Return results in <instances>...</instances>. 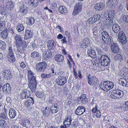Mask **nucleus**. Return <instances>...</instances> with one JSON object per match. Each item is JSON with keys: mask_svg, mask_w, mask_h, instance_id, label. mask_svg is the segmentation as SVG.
<instances>
[{"mask_svg": "<svg viewBox=\"0 0 128 128\" xmlns=\"http://www.w3.org/2000/svg\"><path fill=\"white\" fill-rule=\"evenodd\" d=\"M73 72L74 73V77L76 78H78V77L77 74V73L75 71V70L74 68H73Z\"/></svg>", "mask_w": 128, "mask_h": 128, "instance_id": "63", "label": "nucleus"}, {"mask_svg": "<svg viewBox=\"0 0 128 128\" xmlns=\"http://www.w3.org/2000/svg\"><path fill=\"white\" fill-rule=\"evenodd\" d=\"M122 18L124 21L128 23V15L123 16Z\"/></svg>", "mask_w": 128, "mask_h": 128, "instance_id": "55", "label": "nucleus"}, {"mask_svg": "<svg viewBox=\"0 0 128 128\" xmlns=\"http://www.w3.org/2000/svg\"><path fill=\"white\" fill-rule=\"evenodd\" d=\"M101 17V16L99 14H97L94 15V18L95 19V20L96 21L99 20Z\"/></svg>", "mask_w": 128, "mask_h": 128, "instance_id": "50", "label": "nucleus"}, {"mask_svg": "<svg viewBox=\"0 0 128 128\" xmlns=\"http://www.w3.org/2000/svg\"><path fill=\"white\" fill-rule=\"evenodd\" d=\"M95 22L96 20H95V19L94 18H91L88 19L86 24H88V23L89 24H91L94 23Z\"/></svg>", "mask_w": 128, "mask_h": 128, "instance_id": "43", "label": "nucleus"}, {"mask_svg": "<svg viewBox=\"0 0 128 128\" xmlns=\"http://www.w3.org/2000/svg\"><path fill=\"white\" fill-rule=\"evenodd\" d=\"M24 27L23 24H20L17 26L16 29L18 32H21L24 29Z\"/></svg>", "mask_w": 128, "mask_h": 128, "instance_id": "37", "label": "nucleus"}, {"mask_svg": "<svg viewBox=\"0 0 128 128\" xmlns=\"http://www.w3.org/2000/svg\"><path fill=\"white\" fill-rule=\"evenodd\" d=\"M127 68H123L122 69V71L123 72L122 73V74L121 75V78H126V77L127 76V75L128 74V72L127 70Z\"/></svg>", "mask_w": 128, "mask_h": 128, "instance_id": "36", "label": "nucleus"}, {"mask_svg": "<svg viewBox=\"0 0 128 128\" xmlns=\"http://www.w3.org/2000/svg\"><path fill=\"white\" fill-rule=\"evenodd\" d=\"M101 64L104 66H108L110 62V58L106 55H102L100 57Z\"/></svg>", "mask_w": 128, "mask_h": 128, "instance_id": "1", "label": "nucleus"}, {"mask_svg": "<svg viewBox=\"0 0 128 128\" xmlns=\"http://www.w3.org/2000/svg\"><path fill=\"white\" fill-rule=\"evenodd\" d=\"M37 82L36 80L33 81L31 83L29 82L28 87L30 89L32 92H34L36 86Z\"/></svg>", "mask_w": 128, "mask_h": 128, "instance_id": "10", "label": "nucleus"}, {"mask_svg": "<svg viewBox=\"0 0 128 128\" xmlns=\"http://www.w3.org/2000/svg\"><path fill=\"white\" fill-rule=\"evenodd\" d=\"M28 78L29 80V82H31L33 81L36 80V77L34 76V73L31 71L29 70L28 71Z\"/></svg>", "mask_w": 128, "mask_h": 128, "instance_id": "12", "label": "nucleus"}, {"mask_svg": "<svg viewBox=\"0 0 128 128\" xmlns=\"http://www.w3.org/2000/svg\"><path fill=\"white\" fill-rule=\"evenodd\" d=\"M44 58L46 60H47L49 59L50 57L49 55V52L46 50L42 54Z\"/></svg>", "mask_w": 128, "mask_h": 128, "instance_id": "31", "label": "nucleus"}, {"mask_svg": "<svg viewBox=\"0 0 128 128\" xmlns=\"http://www.w3.org/2000/svg\"><path fill=\"white\" fill-rule=\"evenodd\" d=\"M106 84H105L103 83H102V82L100 84V87L101 88V89H102L104 90V88H106Z\"/></svg>", "mask_w": 128, "mask_h": 128, "instance_id": "56", "label": "nucleus"}, {"mask_svg": "<svg viewBox=\"0 0 128 128\" xmlns=\"http://www.w3.org/2000/svg\"><path fill=\"white\" fill-rule=\"evenodd\" d=\"M5 29V26L3 22H2L0 23V31H4Z\"/></svg>", "mask_w": 128, "mask_h": 128, "instance_id": "46", "label": "nucleus"}, {"mask_svg": "<svg viewBox=\"0 0 128 128\" xmlns=\"http://www.w3.org/2000/svg\"><path fill=\"white\" fill-rule=\"evenodd\" d=\"M9 116L10 118H15L16 115V111L15 109L10 108L8 111Z\"/></svg>", "mask_w": 128, "mask_h": 128, "instance_id": "20", "label": "nucleus"}, {"mask_svg": "<svg viewBox=\"0 0 128 128\" xmlns=\"http://www.w3.org/2000/svg\"><path fill=\"white\" fill-rule=\"evenodd\" d=\"M6 116L4 113H2L0 114V118H2L4 119H6Z\"/></svg>", "mask_w": 128, "mask_h": 128, "instance_id": "54", "label": "nucleus"}, {"mask_svg": "<svg viewBox=\"0 0 128 128\" xmlns=\"http://www.w3.org/2000/svg\"><path fill=\"white\" fill-rule=\"evenodd\" d=\"M90 43L89 39L88 38H85L82 40L81 46L82 48L84 47V46H88Z\"/></svg>", "mask_w": 128, "mask_h": 128, "instance_id": "27", "label": "nucleus"}, {"mask_svg": "<svg viewBox=\"0 0 128 128\" xmlns=\"http://www.w3.org/2000/svg\"><path fill=\"white\" fill-rule=\"evenodd\" d=\"M118 37L119 39H125L126 38L125 34L122 31L118 33Z\"/></svg>", "mask_w": 128, "mask_h": 128, "instance_id": "35", "label": "nucleus"}, {"mask_svg": "<svg viewBox=\"0 0 128 128\" xmlns=\"http://www.w3.org/2000/svg\"><path fill=\"white\" fill-rule=\"evenodd\" d=\"M107 12L108 14V18L109 19H111V20H113V19L114 18L115 15L114 11L113 10H110L107 11Z\"/></svg>", "mask_w": 128, "mask_h": 128, "instance_id": "21", "label": "nucleus"}, {"mask_svg": "<svg viewBox=\"0 0 128 128\" xmlns=\"http://www.w3.org/2000/svg\"><path fill=\"white\" fill-rule=\"evenodd\" d=\"M7 58H9L10 57L13 58L14 57L13 53H8L7 54Z\"/></svg>", "mask_w": 128, "mask_h": 128, "instance_id": "57", "label": "nucleus"}, {"mask_svg": "<svg viewBox=\"0 0 128 128\" xmlns=\"http://www.w3.org/2000/svg\"><path fill=\"white\" fill-rule=\"evenodd\" d=\"M6 43L4 42L0 41V48L2 50L5 49L6 48Z\"/></svg>", "mask_w": 128, "mask_h": 128, "instance_id": "44", "label": "nucleus"}, {"mask_svg": "<svg viewBox=\"0 0 128 128\" xmlns=\"http://www.w3.org/2000/svg\"><path fill=\"white\" fill-rule=\"evenodd\" d=\"M66 76H60L58 78L57 80V84L60 86H62L66 82Z\"/></svg>", "mask_w": 128, "mask_h": 128, "instance_id": "8", "label": "nucleus"}, {"mask_svg": "<svg viewBox=\"0 0 128 128\" xmlns=\"http://www.w3.org/2000/svg\"><path fill=\"white\" fill-rule=\"evenodd\" d=\"M97 52H98V54H99L100 55H104L103 52L100 49L98 48L97 49Z\"/></svg>", "mask_w": 128, "mask_h": 128, "instance_id": "60", "label": "nucleus"}, {"mask_svg": "<svg viewBox=\"0 0 128 128\" xmlns=\"http://www.w3.org/2000/svg\"><path fill=\"white\" fill-rule=\"evenodd\" d=\"M47 64L45 62H40L36 64V71L38 72L44 71L46 68Z\"/></svg>", "mask_w": 128, "mask_h": 128, "instance_id": "2", "label": "nucleus"}, {"mask_svg": "<svg viewBox=\"0 0 128 128\" xmlns=\"http://www.w3.org/2000/svg\"><path fill=\"white\" fill-rule=\"evenodd\" d=\"M57 104H54V105H52L50 106V110L52 112L56 113L59 110V108Z\"/></svg>", "mask_w": 128, "mask_h": 128, "instance_id": "23", "label": "nucleus"}, {"mask_svg": "<svg viewBox=\"0 0 128 128\" xmlns=\"http://www.w3.org/2000/svg\"><path fill=\"white\" fill-rule=\"evenodd\" d=\"M50 76L49 74L48 75L44 74H41L42 78H49L50 77Z\"/></svg>", "mask_w": 128, "mask_h": 128, "instance_id": "51", "label": "nucleus"}, {"mask_svg": "<svg viewBox=\"0 0 128 128\" xmlns=\"http://www.w3.org/2000/svg\"><path fill=\"white\" fill-rule=\"evenodd\" d=\"M120 40V42L122 44L124 45L126 44V43L127 40L126 38H125V39H119Z\"/></svg>", "mask_w": 128, "mask_h": 128, "instance_id": "52", "label": "nucleus"}, {"mask_svg": "<svg viewBox=\"0 0 128 128\" xmlns=\"http://www.w3.org/2000/svg\"><path fill=\"white\" fill-rule=\"evenodd\" d=\"M116 57H117V58L118 60H120V61L121 60H122V56L120 54L117 55Z\"/></svg>", "mask_w": 128, "mask_h": 128, "instance_id": "64", "label": "nucleus"}, {"mask_svg": "<svg viewBox=\"0 0 128 128\" xmlns=\"http://www.w3.org/2000/svg\"><path fill=\"white\" fill-rule=\"evenodd\" d=\"M113 24V20L109 19V18L108 20L107 19L105 20L103 22L104 26L108 28Z\"/></svg>", "mask_w": 128, "mask_h": 128, "instance_id": "9", "label": "nucleus"}, {"mask_svg": "<svg viewBox=\"0 0 128 128\" xmlns=\"http://www.w3.org/2000/svg\"><path fill=\"white\" fill-rule=\"evenodd\" d=\"M30 5L32 7H36L39 4L38 0H30Z\"/></svg>", "mask_w": 128, "mask_h": 128, "instance_id": "29", "label": "nucleus"}, {"mask_svg": "<svg viewBox=\"0 0 128 128\" xmlns=\"http://www.w3.org/2000/svg\"><path fill=\"white\" fill-rule=\"evenodd\" d=\"M110 44L112 45L111 48L113 52L116 53L119 52V48L116 43H112L111 42V44Z\"/></svg>", "mask_w": 128, "mask_h": 128, "instance_id": "11", "label": "nucleus"}, {"mask_svg": "<svg viewBox=\"0 0 128 128\" xmlns=\"http://www.w3.org/2000/svg\"><path fill=\"white\" fill-rule=\"evenodd\" d=\"M35 21V20L33 17H31L28 18L27 22L28 24L30 25H32L34 24Z\"/></svg>", "mask_w": 128, "mask_h": 128, "instance_id": "33", "label": "nucleus"}, {"mask_svg": "<svg viewBox=\"0 0 128 128\" xmlns=\"http://www.w3.org/2000/svg\"><path fill=\"white\" fill-rule=\"evenodd\" d=\"M14 38L16 40V43L22 40L21 36L18 34L14 36Z\"/></svg>", "mask_w": 128, "mask_h": 128, "instance_id": "40", "label": "nucleus"}, {"mask_svg": "<svg viewBox=\"0 0 128 128\" xmlns=\"http://www.w3.org/2000/svg\"><path fill=\"white\" fill-rule=\"evenodd\" d=\"M28 96L26 95V93L25 92H23L20 94V98H21L24 99L26 98H28Z\"/></svg>", "mask_w": 128, "mask_h": 128, "instance_id": "48", "label": "nucleus"}, {"mask_svg": "<svg viewBox=\"0 0 128 128\" xmlns=\"http://www.w3.org/2000/svg\"><path fill=\"white\" fill-rule=\"evenodd\" d=\"M7 59L8 61L10 63L14 62L15 60L14 57H13V58L10 57L9 58H8Z\"/></svg>", "mask_w": 128, "mask_h": 128, "instance_id": "58", "label": "nucleus"}, {"mask_svg": "<svg viewBox=\"0 0 128 128\" xmlns=\"http://www.w3.org/2000/svg\"><path fill=\"white\" fill-rule=\"evenodd\" d=\"M16 43L18 51H21L22 49L24 50L26 47V42L23 40Z\"/></svg>", "mask_w": 128, "mask_h": 128, "instance_id": "5", "label": "nucleus"}, {"mask_svg": "<svg viewBox=\"0 0 128 128\" xmlns=\"http://www.w3.org/2000/svg\"><path fill=\"white\" fill-rule=\"evenodd\" d=\"M4 77L6 78L7 80L10 79V75L11 72L8 70H5L4 71Z\"/></svg>", "mask_w": 128, "mask_h": 128, "instance_id": "32", "label": "nucleus"}, {"mask_svg": "<svg viewBox=\"0 0 128 128\" xmlns=\"http://www.w3.org/2000/svg\"><path fill=\"white\" fill-rule=\"evenodd\" d=\"M54 59L57 62H61L64 60V57L62 55L57 54L55 56Z\"/></svg>", "mask_w": 128, "mask_h": 128, "instance_id": "22", "label": "nucleus"}, {"mask_svg": "<svg viewBox=\"0 0 128 128\" xmlns=\"http://www.w3.org/2000/svg\"><path fill=\"white\" fill-rule=\"evenodd\" d=\"M72 121V118L70 116H67L64 122V126H66V127H69Z\"/></svg>", "mask_w": 128, "mask_h": 128, "instance_id": "15", "label": "nucleus"}, {"mask_svg": "<svg viewBox=\"0 0 128 128\" xmlns=\"http://www.w3.org/2000/svg\"><path fill=\"white\" fill-rule=\"evenodd\" d=\"M34 102L33 98H29L26 100L24 103V104L27 107L29 106Z\"/></svg>", "mask_w": 128, "mask_h": 128, "instance_id": "26", "label": "nucleus"}, {"mask_svg": "<svg viewBox=\"0 0 128 128\" xmlns=\"http://www.w3.org/2000/svg\"><path fill=\"white\" fill-rule=\"evenodd\" d=\"M102 38L105 44H110L111 43V40L108 33L106 32L103 31L102 33Z\"/></svg>", "mask_w": 128, "mask_h": 128, "instance_id": "3", "label": "nucleus"}, {"mask_svg": "<svg viewBox=\"0 0 128 128\" xmlns=\"http://www.w3.org/2000/svg\"><path fill=\"white\" fill-rule=\"evenodd\" d=\"M119 83L122 86L128 87V82L126 78H121L119 80Z\"/></svg>", "mask_w": 128, "mask_h": 128, "instance_id": "18", "label": "nucleus"}, {"mask_svg": "<svg viewBox=\"0 0 128 128\" xmlns=\"http://www.w3.org/2000/svg\"><path fill=\"white\" fill-rule=\"evenodd\" d=\"M116 92V94H117L118 96V98H122L123 95V92L120 90H114Z\"/></svg>", "mask_w": 128, "mask_h": 128, "instance_id": "34", "label": "nucleus"}, {"mask_svg": "<svg viewBox=\"0 0 128 128\" xmlns=\"http://www.w3.org/2000/svg\"><path fill=\"white\" fill-rule=\"evenodd\" d=\"M80 10H78V9H76L74 8V10L73 12V14L74 15H76L77 14V13L78 12H79Z\"/></svg>", "mask_w": 128, "mask_h": 128, "instance_id": "62", "label": "nucleus"}, {"mask_svg": "<svg viewBox=\"0 0 128 128\" xmlns=\"http://www.w3.org/2000/svg\"><path fill=\"white\" fill-rule=\"evenodd\" d=\"M59 12L62 14H65L67 12V10L66 8L62 6H60L58 8Z\"/></svg>", "mask_w": 128, "mask_h": 128, "instance_id": "30", "label": "nucleus"}, {"mask_svg": "<svg viewBox=\"0 0 128 128\" xmlns=\"http://www.w3.org/2000/svg\"><path fill=\"white\" fill-rule=\"evenodd\" d=\"M14 6V2L11 1H10L6 3V7L9 10H11L13 8Z\"/></svg>", "mask_w": 128, "mask_h": 128, "instance_id": "28", "label": "nucleus"}, {"mask_svg": "<svg viewBox=\"0 0 128 128\" xmlns=\"http://www.w3.org/2000/svg\"><path fill=\"white\" fill-rule=\"evenodd\" d=\"M35 94L36 96L39 98H42L44 96L43 93L41 92H37Z\"/></svg>", "mask_w": 128, "mask_h": 128, "instance_id": "49", "label": "nucleus"}, {"mask_svg": "<svg viewBox=\"0 0 128 128\" xmlns=\"http://www.w3.org/2000/svg\"><path fill=\"white\" fill-rule=\"evenodd\" d=\"M78 102L82 104H86L88 102V98H86V95L85 94H82L78 98Z\"/></svg>", "mask_w": 128, "mask_h": 128, "instance_id": "4", "label": "nucleus"}, {"mask_svg": "<svg viewBox=\"0 0 128 128\" xmlns=\"http://www.w3.org/2000/svg\"><path fill=\"white\" fill-rule=\"evenodd\" d=\"M88 56L93 58H95L96 57L95 50L91 48L88 49Z\"/></svg>", "mask_w": 128, "mask_h": 128, "instance_id": "16", "label": "nucleus"}, {"mask_svg": "<svg viewBox=\"0 0 128 128\" xmlns=\"http://www.w3.org/2000/svg\"><path fill=\"white\" fill-rule=\"evenodd\" d=\"M6 122L5 120L1 119L0 120V126L2 127V128H3L4 127L6 124Z\"/></svg>", "mask_w": 128, "mask_h": 128, "instance_id": "45", "label": "nucleus"}, {"mask_svg": "<svg viewBox=\"0 0 128 128\" xmlns=\"http://www.w3.org/2000/svg\"><path fill=\"white\" fill-rule=\"evenodd\" d=\"M86 110L85 107L82 106H80L77 107L75 112V113L78 115H80L85 112Z\"/></svg>", "mask_w": 128, "mask_h": 128, "instance_id": "7", "label": "nucleus"}, {"mask_svg": "<svg viewBox=\"0 0 128 128\" xmlns=\"http://www.w3.org/2000/svg\"><path fill=\"white\" fill-rule=\"evenodd\" d=\"M47 46L49 50H53L55 48L56 44L54 40H50L47 42Z\"/></svg>", "mask_w": 128, "mask_h": 128, "instance_id": "13", "label": "nucleus"}, {"mask_svg": "<svg viewBox=\"0 0 128 128\" xmlns=\"http://www.w3.org/2000/svg\"><path fill=\"white\" fill-rule=\"evenodd\" d=\"M104 6V4L102 2L96 3L94 6V8L97 11H100L103 9Z\"/></svg>", "mask_w": 128, "mask_h": 128, "instance_id": "14", "label": "nucleus"}, {"mask_svg": "<svg viewBox=\"0 0 128 128\" xmlns=\"http://www.w3.org/2000/svg\"><path fill=\"white\" fill-rule=\"evenodd\" d=\"M112 28L114 32L116 34L118 33L121 29L120 27L116 24H113Z\"/></svg>", "mask_w": 128, "mask_h": 128, "instance_id": "17", "label": "nucleus"}, {"mask_svg": "<svg viewBox=\"0 0 128 128\" xmlns=\"http://www.w3.org/2000/svg\"><path fill=\"white\" fill-rule=\"evenodd\" d=\"M92 30L94 34L96 35L97 32V28L96 27H94L92 29Z\"/></svg>", "mask_w": 128, "mask_h": 128, "instance_id": "61", "label": "nucleus"}, {"mask_svg": "<svg viewBox=\"0 0 128 128\" xmlns=\"http://www.w3.org/2000/svg\"><path fill=\"white\" fill-rule=\"evenodd\" d=\"M28 9L25 6H22L20 7V11L22 13H26Z\"/></svg>", "mask_w": 128, "mask_h": 128, "instance_id": "42", "label": "nucleus"}, {"mask_svg": "<svg viewBox=\"0 0 128 128\" xmlns=\"http://www.w3.org/2000/svg\"><path fill=\"white\" fill-rule=\"evenodd\" d=\"M40 55L39 53L36 51H34L31 54V56L32 58H38Z\"/></svg>", "mask_w": 128, "mask_h": 128, "instance_id": "38", "label": "nucleus"}, {"mask_svg": "<svg viewBox=\"0 0 128 128\" xmlns=\"http://www.w3.org/2000/svg\"><path fill=\"white\" fill-rule=\"evenodd\" d=\"M32 36V32L30 30H26V33L24 37V40H27L31 38Z\"/></svg>", "mask_w": 128, "mask_h": 128, "instance_id": "19", "label": "nucleus"}, {"mask_svg": "<svg viewBox=\"0 0 128 128\" xmlns=\"http://www.w3.org/2000/svg\"><path fill=\"white\" fill-rule=\"evenodd\" d=\"M116 91H114V90L111 93V95L110 96L111 98L113 99H116L117 98H118V95L116 94Z\"/></svg>", "mask_w": 128, "mask_h": 128, "instance_id": "39", "label": "nucleus"}, {"mask_svg": "<svg viewBox=\"0 0 128 128\" xmlns=\"http://www.w3.org/2000/svg\"><path fill=\"white\" fill-rule=\"evenodd\" d=\"M82 5L81 2H78L76 4L74 8L78 9V10H80L82 8Z\"/></svg>", "mask_w": 128, "mask_h": 128, "instance_id": "47", "label": "nucleus"}, {"mask_svg": "<svg viewBox=\"0 0 128 128\" xmlns=\"http://www.w3.org/2000/svg\"><path fill=\"white\" fill-rule=\"evenodd\" d=\"M2 91L3 92L6 94L11 93V86L8 83H6L3 86Z\"/></svg>", "mask_w": 128, "mask_h": 128, "instance_id": "6", "label": "nucleus"}, {"mask_svg": "<svg viewBox=\"0 0 128 128\" xmlns=\"http://www.w3.org/2000/svg\"><path fill=\"white\" fill-rule=\"evenodd\" d=\"M1 37L4 39H6L8 36V32L6 31H3L0 33Z\"/></svg>", "mask_w": 128, "mask_h": 128, "instance_id": "41", "label": "nucleus"}, {"mask_svg": "<svg viewBox=\"0 0 128 128\" xmlns=\"http://www.w3.org/2000/svg\"><path fill=\"white\" fill-rule=\"evenodd\" d=\"M109 88H110V90L113 88L114 86V83L111 82H109V83H108Z\"/></svg>", "mask_w": 128, "mask_h": 128, "instance_id": "53", "label": "nucleus"}, {"mask_svg": "<svg viewBox=\"0 0 128 128\" xmlns=\"http://www.w3.org/2000/svg\"><path fill=\"white\" fill-rule=\"evenodd\" d=\"M92 78V82H91L90 80V81H88V83L89 84L93 86H96L98 84V81L97 79L96 78L95 76H93Z\"/></svg>", "mask_w": 128, "mask_h": 128, "instance_id": "25", "label": "nucleus"}, {"mask_svg": "<svg viewBox=\"0 0 128 128\" xmlns=\"http://www.w3.org/2000/svg\"><path fill=\"white\" fill-rule=\"evenodd\" d=\"M52 112L50 110L49 108L48 107H46L44 110L43 111L42 113L45 116L48 117Z\"/></svg>", "mask_w": 128, "mask_h": 128, "instance_id": "24", "label": "nucleus"}, {"mask_svg": "<svg viewBox=\"0 0 128 128\" xmlns=\"http://www.w3.org/2000/svg\"><path fill=\"white\" fill-rule=\"evenodd\" d=\"M106 88H104V91L106 92H108L110 90V88H109L108 84H106Z\"/></svg>", "mask_w": 128, "mask_h": 128, "instance_id": "59", "label": "nucleus"}]
</instances>
